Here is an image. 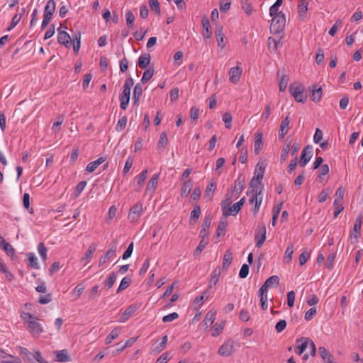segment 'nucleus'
I'll use <instances>...</instances> for the list:
<instances>
[{"label":"nucleus","instance_id":"f257e3e1","mask_svg":"<svg viewBox=\"0 0 363 363\" xmlns=\"http://www.w3.org/2000/svg\"><path fill=\"white\" fill-rule=\"evenodd\" d=\"M289 92L297 102L305 103L307 101L305 87L298 82L290 84Z\"/></svg>","mask_w":363,"mask_h":363},{"label":"nucleus","instance_id":"f03ea898","mask_svg":"<svg viewBox=\"0 0 363 363\" xmlns=\"http://www.w3.org/2000/svg\"><path fill=\"white\" fill-rule=\"evenodd\" d=\"M240 347V342L229 339L220 347L218 353L220 356L228 357L235 352L236 349Z\"/></svg>","mask_w":363,"mask_h":363},{"label":"nucleus","instance_id":"7ed1b4c3","mask_svg":"<svg viewBox=\"0 0 363 363\" xmlns=\"http://www.w3.org/2000/svg\"><path fill=\"white\" fill-rule=\"evenodd\" d=\"M55 9H56L55 1L54 0H49L47 2V4L45 6V9H44L43 19V22L41 24L42 30L45 29L48 26V25L50 22V21L52 20V16L55 11Z\"/></svg>","mask_w":363,"mask_h":363},{"label":"nucleus","instance_id":"20e7f679","mask_svg":"<svg viewBox=\"0 0 363 363\" xmlns=\"http://www.w3.org/2000/svg\"><path fill=\"white\" fill-rule=\"evenodd\" d=\"M286 24L285 15L281 11L272 17L270 29L272 32L278 33L283 30Z\"/></svg>","mask_w":363,"mask_h":363},{"label":"nucleus","instance_id":"39448f33","mask_svg":"<svg viewBox=\"0 0 363 363\" xmlns=\"http://www.w3.org/2000/svg\"><path fill=\"white\" fill-rule=\"evenodd\" d=\"M118 242L116 240H112L108 245V249L106 253L99 259V266L104 265L107 261L116 257V251Z\"/></svg>","mask_w":363,"mask_h":363},{"label":"nucleus","instance_id":"423d86ee","mask_svg":"<svg viewBox=\"0 0 363 363\" xmlns=\"http://www.w3.org/2000/svg\"><path fill=\"white\" fill-rule=\"evenodd\" d=\"M40 320L39 319L35 321H29V325H27L29 333L34 338H38L43 332V327L39 322Z\"/></svg>","mask_w":363,"mask_h":363},{"label":"nucleus","instance_id":"0eeeda50","mask_svg":"<svg viewBox=\"0 0 363 363\" xmlns=\"http://www.w3.org/2000/svg\"><path fill=\"white\" fill-rule=\"evenodd\" d=\"M255 239L256 247H260L266 240V226L264 223L259 225L255 230Z\"/></svg>","mask_w":363,"mask_h":363},{"label":"nucleus","instance_id":"6e6552de","mask_svg":"<svg viewBox=\"0 0 363 363\" xmlns=\"http://www.w3.org/2000/svg\"><path fill=\"white\" fill-rule=\"evenodd\" d=\"M361 226L362 218L361 216H359L354 222L353 227V233H351L350 237L351 242L353 244H355L358 242V238L360 236Z\"/></svg>","mask_w":363,"mask_h":363},{"label":"nucleus","instance_id":"1a4fd4ad","mask_svg":"<svg viewBox=\"0 0 363 363\" xmlns=\"http://www.w3.org/2000/svg\"><path fill=\"white\" fill-rule=\"evenodd\" d=\"M311 339L308 337H301L296 341L295 352L297 354L301 355L308 347Z\"/></svg>","mask_w":363,"mask_h":363},{"label":"nucleus","instance_id":"9d476101","mask_svg":"<svg viewBox=\"0 0 363 363\" xmlns=\"http://www.w3.org/2000/svg\"><path fill=\"white\" fill-rule=\"evenodd\" d=\"M57 31V40L59 43L64 45L66 48H70L72 45L71 36L66 31L61 30L60 27L58 28Z\"/></svg>","mask_w":363,"mask_h":363},{"label":"nucleus","instance_id":"9b49d317","mask_svg":"<svg viewBox=\"0 0 363 363\" xmlns=\"http://www.w3.org/2000/svg\"><path fill=\"white\" fill-rule=\"evenodd\" d=\"M242 72V68L238 65L230 68L229 70V81L233 84H238L240 81Z\"/></svg>","mask_w":363,"mask_h":363},{"label":"nucleus","instance_id":"f8f14e48","mask_svg":"<svg viewBox=\"0 0 363 363\" xmlns=\"http://www.w3.org/2000/svg\"><path fill=\"white\" fill-rule=\"evenodd\" d=\"M245 202V198L242 197L239 201L234 203L231 206L225 213H224V216L228 217L230 216H235L240 211L242 206L244 205Z\"/></svg>","mask_w":363,"mask_h":363},{"label":"nucleus","instance_id":"ddd939ff","mask_svg":"<svg viewBox=\"0 0 363 363\" xmlns=\"http://www.w3.org/2000/svg\"><path fill=\"white\" fill-rule=\"evenodd\" d=\"M143 205L140 203L135 204L130 210L128 218L132 221L137 220L142 213Z\"/></svg>","mask_w":363,"mask_h":363},{"label":"nucleus","instance_id":"4468645a","mask_svg":"<svg viewBox=\"0 0 363 363\" xmlns=\"http://www.w3.org/2000/svg\"><path fill=\"white\" fill-rule=\"evenodd\" d=\"M138 308L139 307L137 304H132L129 306L121 316L120 322H125L131 315H133V313L138 309Z\"/></svg>","mask_w":363,"mask_h":363},{"label":"nucleus","instance_id":"2eb2a0df","mask_svg":"<svg viewBox=\"0 0 363 363\" xmlns=\"http://www.w3.org/2000/svg\"><path fill=\"white\" fill-rule=\"evenodd\" d=\"M311 92V100L314 102H318L322 97L323 90L321 86L318 87L316 85H313L312 87L308 88Z\"/></svg>","mask_w":363,"mask_h":363},{"label":"nucleus","instance_id":"dca6fc26","mask_svg":"<svg viewBox=\"0 0 363 363\" xmlns=\"http://www.w3.org/2000/svg\"><path fill=\"white\" fill-rule=\"evenodd\" d=\"M308 2L307 0H299L298 4V13L299 18L303 21L306 17Z\"/></svg>","mask_w":363,"mask_h":363},{"label":"nucleus","instance_id":"f3484780","mask_svg":"<svg viewBox=\"0 0 363 363\" xmlns=\"http://www.w3.org/2000/svg\"><path fill=\"white\" fill-rule=\"evenodd\" d=\"M211 223V217L210 215L206 216L203 223L201 225V229L200 231L199 236L208 237V230Z\"/></svg>","mask_w":363,"mask_h":363},{"label":"nucleus","instance_id":"a211bd4d","mask_svg":"<svg viewBox=\"0 0 363 363\" xmlns=\"http://www.w3.org/2000/svg\"><path fill=\"white\" fill-rule=\"evenodd\" d=\"M290 123V119L289 116H286L284 120L281 121L280 124V128L279 130V138L283 139L288 133V128Z\"/></svg>","mask_w":363,"mask_h":363},{"label":"nucleus","instance_id":"6ab92c4d","mask_svg":"<svg viewBox=\"0 0 363 363\" xmlns=\"http://www.w3.org/2000/svg\"><path fill=\"white\" fill-rule=\"evenodd\" d=\"M318 350L324 363H333L334 362L333 354H330L326 348L324 347H320Z\"/></svg>","mask_w":363,"mask_h":363},{"label":"nucleus","instance_id":"aec40b11","mask_svg":"<svg viewBox=\"0 0 363 363\" xmlns=\"http://www.w3.org/2000/svg\"><path fill=\"white\" fill-rule=\"evenodd\" d=\"M202 26L203 28V35L204 38H209L212 35L211 24L207 16L202 18Z\"/></svg>","mask_w":363,"mask_h":363},{"label":"nucleus","instance_id":"412c9836","mask_svg":"<svg viewBox=\"0 0 363 363\" xmlns=\"http://www.w3.org/2000/svg\"><path fill=\"white\" fill-rule=\"evenodd\" d=\"M215 35L218 42V45L220 48H224L225 43H224V38L225 35L223 33V27L220 26H216V30H215Z\"/></svg>","mask_w":363,"mask_h":363},{"label":"nucleus","instance_id":"4be33fe9","mask_svg":"<svg viewBox=\"0 0 363 363\" xmlns=\"http://www.w3.org/2000/svg\"><path fill=\"white\" fill-rule=\"evenodd\" d=\"M233 258V252H231V250H226L225 252L224 257H223V265H222L223 270H227L229 268V267L230 266V264L232 263Z\"/></svg>","mask_w":363,"mask_h":363},{"label":"nucleus","instance_id":"5701e85b","mask_svg":"<svg viewBox=\"0 0 363 363\" xmlns=\"http://www.w3.org/2000/svg\"><path fill=\"white\" fill-rule=\"evenodd\" d=\"M150 58L149 53L140 55L138 58V65L143 69H146L150 62Z\"/></svg>","mask_w":363,"mask_h":363},{"label":"nucleus","instance_id":"b1692460","mask_svg":"<svg viewBox=\"0 0 363 363\" xmlns=\"http://www.w3.org/2000/svg\"><path fill=\"white\" fill-rule=\"evenodd\" d=\"M193 186V182L191 179H189L187 181H184L182 184V190H181V196L182 197H186Z\"/></svg>","mask_w":363,"mask_h":363},{"label":"nucleus","instance_id":"393cba45","mask_svg":"<svg viewBox=\"0 0 363 363\" xmlns=\"http://www.w3.org/2000/svg\"><path fill=\"white\" fill-rule=\"evenodd\" d=\"M221 274V269L219 267H217L213 272L211 275V279L209 281L208 287H212V286L216 285L219 280L220 275Z\"/></svg>","mask_w":363,"mask_h":363},{"label":"nucleus","instance_id":"a878e982","mask_svg":"<svg viewBox=\"0 0 363 363\" xmlns=\"http://www.w3.org/2000/svg\"><path fill=\"white\" fill-rule=\"evenodd\" d=\"M263 146L262 134L261 133H256L255 134V152L256 155L259 153L260 150Z\"/></svg>","mask_w":363,"mask_h":363},{"label":"nucleus","instance_id":"bb28decb","mask_svg":"<svg viewBox=\"0 0 363 363\" xmlns=\"http://www.w3.org/2000/svg\"><path fill=\"white\" fill-rule=\"evenodd\" d=\"M57 361L60 362H67L70 361V357L68 354L67 350H62L55 352Z\"/></svg>","mask_w":363,"mask_h":363},{"label":"nucleus","instance_id":"cd10ccee","mask_svg":"<svg viewBox=\"0 0 363 363\" xmlns=\"http://www.w3.org/2000/svg\"><path fill=\"white\" fill-rule=\"evenodd\" d=\"M106 158H104V157H101L98 158L96 160L89 163L86 166V171L89 172H94L100 164L104 162Z\"/></svg>","mask_w":363,"mask_h":363},{"label":"nucleus","instance_id":"c85d7f7f","mask_svg":"<svg viewBox=\"0 0 363 363\" xmlns=\"http://www.w3.org/2000/svg\"><path fill=\"white\" fill-rule=\"evenodd\" d=\"M201 241L194 251V255H199L204 250L208 243V237L200 236Z\"/></svg>","mask_w":363,"mask_h":363},{"label":"nucleus","instance_id":"c756f323","mask_svg":"<svg viewBox=\"0 0 363 363\" xmlns=\"http://www.w3.org/2000/svg\"><path fill=\"white\" fill-rule=\"evenodd\" d=\"M231 194H232V191L228 192L225 195V199L223 201H222V202H221V208H222L223 215H224V213H225V211H227V210L230 207V206L232 203V195Z\"/></svg>","mask_w":363,"mask_h":363},{"label":"nucleus","instance_id":"7c9ffc66","mask_svg":"<svg viewBox=\"0 0 363 363\" xmlns=\"http://www.w3.org/2000/svg\"><path fill=\"white\" fill-rule=\"evenodd\" d=\"M133 84L134 81L131 77L126 79L123 85L122 93L121 94L129 95L130 96V89Z\"/></svg>","mask_w":363,"mask_h":363},{"label":"nucleus","instance_id":"2f4dec72","mask_svg":"<svg viewBox=\"0 0 363 363\" xmlns=\"http://www.w3.org/2000/svg\"><path fill=\"white\" fill-rule=\"evenodd\" d=\"M160 174H155L149 181L146 191L155 190L158 184Z\"/></svg>","mask_w":363,"mask_h":363},{"label":"nucleus","instance_id":"473e14b6","mask_svg":"<svg viewBox=\"0 0 363 363\" xmlns=\"http://www.w3.org/2000/svg\"><path fill=\"white\" fill-rule=\"evenodd\" d=\"M216 311H209L206 316H205V318L203 320V323L204 324L208 327L209 325H211L215 319H216Z\"/></svg>","mask_w":363,"mask_h":363},{"label":"nucleus","instance_id":"72a5a7b5","mask_svg":"<svg viewBox=\"0 0 363 363\" xmlns=\"http://www.w3.org/2000/svg\"><path fill=\"white\" fill-rule=\"evenodd\" d=\"M313 147L310 145H306L302 150L301 154V160L306 159L310 160L312 157Z\"/></svg>","mask_w":363,"mask_h":363},{"label":"nucleus","instance_id":"f704fd0d","mask_svg":"<svg viewBox=\"0 0 363 363\" xmlns=\"http://www.w3.org/2000/svg\"><path fill=\"white\" fill-rule=\"evenodd\" d=\"M125 21L128 28H133L135 16L130 10L127 11L125 13Z\"/></svg>","mask_w":363,"mask_h":363},{"label":"nucleus","instance_id":"c9c22d12","mask_svg":"<svg viewBox=\"0 0 363 363\" xmlns=\"http://www.w3.org/2000/svg\"><path fill=\"white\" fill-rule=\"evenodd\" d=\"M117 278V274L116 272H112L108 279L104 281V287L107 288V289H110L113 285L114 284Z\"/></svg>","mask_w":363,"mask_h":363},{"label":"nucleus","instance_id":"e433bc0d","mask_svg":"<svg viewBox=\"0 0 363 363\" xmlns=\"http://www.w3.org/2000/svg\"><path fill=\"white\" fill-rule=\"evenodd\" d=\"M121 329L119 328H116L111 333L106 337L105 340V342L106 345L110 344L114 339L117 338L120 334Z\"/></svg>","mask_w":363,"mask_h":363},{"label":"nucleus","instance_id":"4c0bfd02","mask_svg":"<svg viewBox=\"0 0 363 363\" xmlns=\"http://www.w3.org/2000/svg\"><path fill=\"white\" fill-rule=\"evenodd\" d=\"M96 250V244L93 242L91 243L88 250L86 251L84 257L82 258V261L84 259H87L88 261L92 257L94 252Z\"/></svg>","mask_w":363,"mask_h":363},{"label":"nucleus","instance_id":"58836bf2","mask_svg":"<svg viewBox=\"0 0 363 363\" xmlns=\"http://www.w3.org/2000/svg\"><path fill=\"white\" fill-rule=\"evenodd\" d=\"M294 253V244L289 243L284 254V260L289 263L291 261L292 255Z\"/></svg>","mask_w":363,"mask_h":363},{"label":"nucleus","instance_id":"ea45409f","mask_svg":"<svg viewBox=\"0 0 363 363\" xmlns=\"http://www.w3.org/2000/svg\"><path fill=\"white\" fill-rule=\"evenodd\" d=\"M154 75V69L152 67H150L146 69L141 79V82L143 84L147 83Z\"/></svg>","mask_w":363,"mask_h":363},{"label":"nucleus","instance_id":"a19ab883","mask_svg":"<svg viewBox=\"0 0 363 363\" xmlns=\"http://www.w3.org/2000/svg\"><path fill=\"white\" fill-rule=\"evenodd\" d=\"M244 182L245 179L244 178H242L241 176H239L237 180L235 182L234 190L238 194H240L242 192L244 188Z\"/></svg>","mask_w":363,"mask_h":363},{"label":"nucleus","instance_id":"79ce46f5","mask_svg":"<svg viewBox=\"0 0 363 363\" xmlns=\"http://www.w3.org/2000/svg\"><path fill=\"white\" fill-rule=\"evenodd\" d=\"M227 225H228V223H227L226 220H220V222L218 223V226L216 230V235L218 237H219L220 235L223 236L225 235Z\"/></svg>","mask_w":363,"mask_h":363},{"label":"nucleus","instance_id":"37998d69","mask_svg":"<svg viewBox=\"0 0 363 363\" xmlns=\"http://www.w3.org/2000/svg\"><path fill=\"white\" fill-rule=\"evenodd\" d=\"M130 283H131L130 278H129L128 277H124L121 281L119 287L117 289V293H120L121 291L126 289L130 286Z\"/></svg>","mask_w":363,"mask_h":363},{"label":"nucleus","instance_id":"c03bdc74","mask_svg":"<svg viewBox=\"0 0 363 363\" xmlns=\"http://www.w3.org/2000/svg\"><path fill=\"white\" fill-rule=\"evenodd\" d=\"M225 322L223 321L220 323H216L213 326V330L211 333V335L213 337H217L223 331V328H224V325H225Z\"/></svg>","mask_w":363,"mask_h":363},{"label":"nucleus","instance_id":"a18cd8bd","mask_svg":"<svg viewBox=\"0 0 363 363\" xmlns=\"http://www.w3.org/2000/svg\"><path fill=\"white\" fill-rule=\"evenodd\" d=\"M29 260V266L34 269H39L37 257L33 253L29 252L27 254Z\"/></svg>","mask_w":363,"mask_h":363},{"label":"nucleus","instance_id":"49530a36","mask_svg":"<svg viewBox=\"0 0 363 363\" xmlns=\"http://www.w3.org/2000/svg\"><path fill=\"white\" fill-rule=\"evenodd\" d=\"M38 251L41 257V259L43 261H45L47 259V247H45V244L43 242H40L38 245Z\"/></svg>","mask_w":363,"mask_h":363},{"label":"nucleus","instance_id":"de8ad7c7","mask_svg":"<svg viewBox=\"0 0 363 363\" xmlns=\"http://www.w3.org/2000/svg\"><path fill=\"white\" fill-rule=\"evenodd\" d=\"M290 143H286L284 146L282 148L281 154L280 157V162L281 163H283L288 157V154L290 150Z\"/></svg>","mask_w":363,"mask_h":363},{"label":"nucleus","instance_id":"09e8293b","mask_svg":"<svg viewBox=\"0 0 363 363\" xmlns=\"http://www.w3.org/2000/svg\"><path fill=\"white\" fill-rule=\"evenodd\" d=\"M120 100V106L123 110H125L128 106L130 101V96L129 95H123L121 94L119 96Z\"/></svg>","mask_w":363,"mask_h":363},{"label":"nucleus","instance_id":"8fccbe9b","mask_svg":"<svg viewBox=\"0 0 363 363\" xmlns=\"http://www.w3.org/2000/svg\"><path fill=\"white\" fill-rule=\"evenodd\" d=\"M344 194L345 189L342 186L339 187L335 192L336 198L335 199L334 204H338V203L342 202L344 197Z\"/></svg>","mask_w":363,"mask_h":363},{"label":"nucleus","instance_id":"3c124183","mask_svg":"<svg viewBox=\"0 0 363 363\" xmlns=\"http://www.w3.org/2000/svg\"><path fill=\"white\" fill-rule=\"evenodd\" d=\"M23 203L25 208H26L30 213H33V208H30V195L25 193L23 196Z\"/></svg>","mask_w":363,"mask_h":363},{"label":"nucleus","instance_id":"603ef678","mask_svg":"<svg viewBox=\"0 0 363 363\" xmlns=\"http://www.w3.org/2000/svg\"><path fill=\"white\" fill-rule=\"evenodd\" d=\"M201 214V208L199 206H196L193 211L191 212L190 220L196 222L199 218Z\"/></svg>","mask_w":363,"mask_h":363},{"label":"nucleus","instance_id":"864d4df0","mask_svg":"<svg viewBox=\"0 0 363 363\" xmlns=\"http://www.w3.org/2000/svg\"><path fill=\"white\" fill-rule=\"evenodd\" d=\"M21 318L23 319L24 322L27 324V325H29V321H35L36 320H39V318L37 316L30 313H23V314H21Z\"/></svg>","mask_w":363,"mask_h":363},{"label":"nucleus","instance_id":"5fc2aeb1","mask_svg":"<svg viewBox=\"0 0 363 363\" xmlns=\"http://www.w3.org/2000/svg\"><path fill=\"white\" fill-rule=\"evenodd\" d=\"M216 188V184L213 182L208 183L206 189L205 191V196L208 197L210 199L213 197V193Z\"/></svg>","mask_w":363,"mask_h":363},{"label":"nucleus","instance_id":"6e6d98bb","mask_svg":"<svg viewBox=\"0 0 363 363\" xmlns=\"http://www.w3.org/2000/svg\"><path fill=\"white\" fill-rule=\"evenodd\" d=\"M242 8L247 15H250L252 12V6L249 0H242Z\"/></svg>","mask_w":363,"mask_h":363},{"label":"nucleus","instance_id":"4d7b16f0","mask_svg":"<svg viewBox=\"0 0 363 363\" xmlns=\"http://www.w3.org/2000/svg\"><path fill=\"white\" fill-rule=\"evenodd\" d=\"M232 116L230 113H225L223 116V121L225 123V126L228 129H230L232 127Z\"/></svg>","mask_w":363,"mask_h":363},{"label":"nucleus","instance_id":"13d9d810","mask_svg":"<svg viewBox=\"0 0 363 363\" xmlns=\"http://www.w3.org/2000/svg\"><path fill=\"white\" fill-rule=\"evenodd\" d=\"M167 340H168L167 336L164 335L162 337V342L160 343V345L157 346H155L153 348V352L158 353V352H160L161 351H162L164 349V347H166Z\"/></svg>","mask_w":363,"mask_h":363},{"label":"nucleus","instance_id":"bf43d9fd","mask_svg":"<svg viewBox=\"0 0 363 363\" xmlns=\"http://www.w3.org/2000/svg\"><path fill=\"white\" fill-rule=\"evenodd\" d=\"M64 121V116L62 115L58 116L57 121L53 123L52 130L54 133H58L60 130V125Z\"/></svg>","mask_w":363,"mask_h":363},{"label":"nucleus","instance_id":"052dcab7","mask_svg":"<svg viewBox=\"0 0 363 363\" xmlns=\"http://www.w3.org/2000/svg\"><path fill=\"white\" fill-rule=\"evenodd\" d=\"M168 142V138L167 135L165 132H163L161 133L160 140L158 141L157 147H164L167 145Z\"/></svg>","mask_w":363,"mask_h":363},{"label":"nucleus","instance_id":"680f3d73","mask_svg":"<svg viewBox=\"0 0 363 363\" xmlns=\"http://www.w3.org/2000/svg\"><path fill=\"white\" fill-rule=\"evenodd\" d=\"M149 4L152 11H155V13L158 15L160 14V6L157 0H150Z\"/></svg>","mask_w":363,"mask_h":363},{"label":"nucleus","instance_id":"e2e57ef3","mask_svg":"<svg viewBox=\"0 0 363 363\" xmlns=\"http://www.w3.org/2000/svg\"><path fill=\"white\" fill-rule=\"evenodd\" d=\"M86 185V181H82L80 182L77 186L75 187L74 194L75 197H77L79 196V194L82 193V191L84 189L85 186Z\"/></svg>","mask_w":363,"mask_h":363},{"label":"nucleus","instance_id":"0e129e2a","mask_svg":"<svg viewBox=\"0 0 363 363\" xmlns=\"http://www.w3.org/2000/svg\"><path fill=\"white\" fill-rule=\"evenodd\" d=\"M279 278L278 276L274 275L269 277L264 283L268 287H271L274 284H279Z\"/></svg>","mask_w":363,"mask_h":363},{"label":"nucleus","instance_id":"69168bd1","mask_svg":"<svg viewBox=\"0 0 363 363\" xmlns=\"http://www.w3.org/2000/svg\"><path fill=\"white\" fill-rule=\"evenodd\" d=\"M230 5H231L230 0H220V10L222 12H227L230 9Z\"/></svg>","mask_w":363,"mask_h":363},{"label":"nucleus","instance_id":"338daca9","mask_svg":"<svg viewBox=\"0 0 363 363\" xmlns=\"http://www.w3.org/2000/svg\"><path fill=\"white\" fill-rule=\"evenodd\" d=\"M2 247L8 256L13 257L14 255L15 249L11 244L6 242L2 245Z\"/></svg>","mask_w":363,"mask_h":363},{"label":"nucleus","instance_id":"774afa93","mask_svg":"<svg viewBox=\"0 0 363 363\" xmlns=\"http://www.w3.org/2000/svg\"><path fill=\"white\" fill-rule=\"evenodd\" d=\"M209 296V291L208 290H205L201 296H197L195 299V302L200 306L203 304V301L207 299Z\"/></svg>","mask_w":363,"mask_h":363}]
</instances>
